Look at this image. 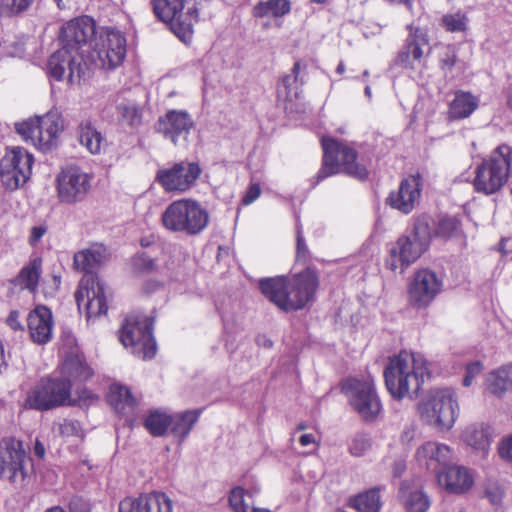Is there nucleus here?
<instances>
[{"instance_id":"nucleus-41","label":"nucleus","mask_w":512,"mask_h":512,"mask_svg":"<svg viewBox=\"0 0 512 512\" xmlns=\"http://www.w3.org/2000/svg\"><path fill=\"white\" fill-rule=\"evenodd\" d=\"M63 369L70 378L80 382L87 381L94 374L93 369L78 355L66 358Z\"/></svg>"},{"instance_id":"nucleus-64","label":"nucleus","mask_w":512,"mask_h":512,"mask_svg":"<svg viewBox=\"0 0 512 512\" xmlns=\"http://www.w3.org/2000/svg\"><path fill=\"white\" fill-rule=\"evenodd\" d=\"M33 453L40 459H43L45 456V447L39 440H36L34 444Z\"/></svg>"},{"instance_id":"nucleus-59","label":"nucleus","mask_w":512,"mask_h":512,"mask_svg":"<svg viewBox=\"0 0 512 512\" xmlns=\"http://www.w3.org/2000/svg\"><path fill=\"white\" fill-rule=\"evenodd\" d=\"M499 455L501 458L512 462V436L501 442Z\"/></svg>"},{"instance_id":"nucleus-26","label":"nucleus","mask_w":512,"mask_h":512,"mask_svg":"<svg viewBox=\"0 0 512 512\" xmlns=\"http://www.w3.org/2000/svg\"><path fill=\"white\" fill-rule=\"evenodd\" d=\"M440 486L448 492L461 494L466 492L473 484V478L468 470L452 462L436 477Z\"/></svg>"},{"instance_id":"nucleus-8","label":"nucleus","mask_w":512,"mask_h":512,"mask_svg":"<svg viewBox=\"0 0 512 512\" xmlns=\"http://www.w3.org/2000/svg\"><path fill=\"white\" fill-rule=\"evenodd\" d=\"M458 411L457 399L450 389L437 390L418 404L421 419L441 431L453 427Z\"/></svg>"},{"instance_id":"nucleus-45","label":"nucleus","mask_w":512,"mask_h":512,"mask_svg":"<svg viewBox=\"0 0 512 512\" xmlns=\"http://www.w3.org/2000/svg\"><path fill=\"white\" fill-rule=\"evenodd\" d=\"M457 59L456 48L453 45H443L438 52L439 67L443 71L445 77H448L455 66Z\"/></svg>"},{"instance_id":"nucleus-19","label":"nucleus","mask_w":512,"mask_h":512,"mask_svg":"<svg viewBox=\"0 0 512 512\" xmlns=\"http://www.w3.org/2000/svg\"><path fill=\"white\" fill-rule=\"evenodd\" d=\"M86 298V313L88 320L107 313L106 286L102 281H94L91 276L82 277L75 299L80 307Z\"/></svg>"},{"instance_id":"nucleus-37","label":"nucleus","mask_w":512,"mask_h":512,"mask_svg":"<svg viewBox=\"0 0 512 512\" xmlns=\"http://www.w3.org/2000/svg\"><path fill=\"white\" fill-rule=\"evenodd\" d=\"M288 13V0H267L259 2L253 8V16L257 18L271 17L276 26L282 25L283 17Z\"/></svg>"},{"instance_id":"nucleus-56","label":"nucleus","mask_w":512,"mask_h":512,"mask_svg":"<svg viewBox=\"0 0 512 512\" xmlns=\"http://www.w3.org/2000/svg\"><path fill=\"white\" fill-rule=\"evenodd\" d=\"M292 74L295 83H300L301 85L304 84L306 82L307 76L306 63L301 60L296 61L292 68Z\"/></svg>"},{"instance_id":"nucleus-31","label":"nucleus","mask_w":512,"mask_h":512,"mask_svg":"<svg viewBox=\"0 0 512 512\" xmlns=\"http://www.w3.org/2000/svg\"><path fill=\"white\" fill-rule=\"evenodd\" d=\"M41 127L40 150H50L58 137L63 131V118L57 111H50L44 116H39Z\"/></svg>"},{"instance_id":"nucleus-38","label":"nucleus","mask_w":512,"mask_h":512,"mask_svg":"<svg viewBox=\"0 0 512 512\" xmlns=\"http://www.w3.org/2000/svg\"><path fill=\"white\" fill-rule=\"evenodd\" d=\"M431 239H449L461 233V221L456 216H443L437 222L430 216Z\"/></svg>"},{"instance_id":"nucleus-58","label":"nucleus","mask_w":512,"mask_h":512,"mask_svg":"<svg viewBox=\"0 0 512 512\" xmlns=\"http://www.w3.org/2000/svg\"><path fill=\"white\" fill-rule=\"evenodd\" d=\"M260 194H261L260 185L258 183H251L242 198V204L250 205L256 199L259 198Z\"/></svg>"},{"instance_id":"nucleus-60","label":"nucleus","mask_w":512,"mask_h":512,"mask_svg":"<svg viewBox=\"0 0 512 512\" xmlns=\"http://www.w3.org/2000/svg\"><path fill=\"white\" fill-rule=\"evenodd\" d=\"M6 322L7 325L13 330H23V326L19 321V312L17 310L10 312Z\"/></svg>"},{"instance_id":"nucleus-17","label":"nucleus","mask_w":512,"mask_h":512,"mask_svg":"<svg viewBox=\"0 0 512 512\" xmlns=\"http://www.w3.org/2000/svg\"><path fill=\"white\" fill-rule=\"evenodd\" d=\"M443 281L430 269L417 271L408 286V301L418 309L429 306L440 293Z\"/></svg>"},{"instance_id":"nucleus-1","label":"nucleus","mask_w":512,"mask_h":512,"mask_svg":"<svg viewBox=\"0 0 512 512\" xmlns=\"http://www.w3.org/2000/svg\"><path fill=\"white\" fill-rule=\"evenodd\" d=\"M96 23L88 15L66 22L61 29V47L48 59L47 75L56 81L67 79L73 85L89 74V64L84 58V47L95 35Z\"/></svg>"},{"instance_id":"nucleus-18","label":"nucleus","mask_w":512,"mask_h":512,"mask_svg":"<svg viewBox=\"0 0 512 512\" xmlns=\"http://www.w3.org/2000/svg\"><path fill=\"white\" fill-rule=\"evenodd\" d=\"M194 127L195 122L191 114L182 109L168 110L155 123V131L174 145H177L181 138L187 140Z\"/></svg>"},{"instance_id":"nucleus-36","label":"nucleus","mask_w":512,"mask_h":512,"mask_svg":"<svg viewBox=\"0 0 512 512\" xmlns=\"http://www.w3.org/2000/svg\"><path fill=\"white\" fill-rule=\"evenodd\" d=\"M487 390L498 397L512 389V363L489 373L486 378Z\"/></svg>"},{"instance_id":"nucleus-20","label":"nucleus","mask_w":512,"mask_h":512,"mask_svg":"<svg viewBox=\"0 0 512 512\" xmlns=\"http://www.w3.org/2000/svg\"><path fill=\"white\" fill-rule=\"evenodd\" d=\"M422 186L420 174L409 175L401 180L397 191L389 194L386 204L403 214H409L419 203Z\"/></svg>"},{"instance_id":"nucleus-39","label":"nucleus","mask_w":512,"mask_h":512,"mask_svg":"<svg viewBox=\"0 0 512 512\" xmlns=\"http://www.w3.org/2000/svg\"><path fill=\"white\" fill-rule=\"evenodd\" d=\"M350 506L358 512H380V489L373 487L350 499Z\"/></svg>"},{"instance_id":"nucleus-32","label":"nucleus","mask_w":512,"mask_h":512,"mask_svg":"<svg viewBox=\"0 0 512 512\" xmlns=\"http://www.w3.org/2000/svg\"><path fill=\"white\" fill-rule=\"evenodd\" d=\"M78 140L92 155H99L107 146V141L90 119L82 120L77 127Z\"/></svg>"},{"instance_id":"nucleus-4","label":"nucleus","mask_w":512,"mask_h":512,"mask_svg":"<svg viewBox=\"0 0 512 512\" xmlns=\"http://www.w3.org/2000/svg\"><path fill=\"white\" fill-rule=\"evenodd\" d=\"M209 219L207 209L193 199L175 200L161 215V223L166 230L190 237L201 234Z\"/></svg>"},{"instance_id":"nucleus-24","label":"nucleus","mask_w":512,"mask_h":512,"mask_svg":"<svg viewBox=\"0 0 512 512\" xmlns=\"http://www.w3.org/2000/svg\"><path fill=\"white\" fill-rule=\"evenodd\" d=\"M118 512H172V500L164 492L126 497L119 503Z\"/></svg>"},{"instance_id":"nucleus-6","label":"nucleus","mask_w":512,"mask_h":512,"mask_svg":"<svg viewBox=\"0 0 512 512\" xmlns=\"http://www.w3.org/2000/svg\"><path fill=\"white\" fill-rule=\"evenodd\" d=\"M321 146L323 159L322 166L317 173V182L337 174L340 170V164L344 166L346 174L359 180L368 178L367 168L356 162L357 154L354 149L326 136L321 138Z\"/></svg>"},{"instance_id":"nucleus-2","label":"nucleus","mask_w":512,"mask_h":512,"mask_svg":"<svg viewBox=\"0 0 512 512\" xmlns=\"http://www.w3.org/2000/svg\"><path fill=\"white\" fill-rule=\"evenodd\" d=\"M428 377V368L420 354L401 351L390 358L384 369L385 385L394 399L401 400L411 391L417 394Z\"/></svg>"},{"instance_id":"nucleus-43","label":"nucleus","mask_w":512,"mask_h":512,"mask_svg":"<svg viewBox=\"0 0 512 512\" xmlns=\"http://www.w3.org/2000/svg\"><path fill=\"white\" fill-rule=\"evenodd\" d=\"M16 132L25 140L26 142H31L35 147L40 149V136H41V127L39 122V116L34 118H29L23 122L15 124Z\"/></svg>"},{"instance_id":"nucleus-35","label":"nucleus","mask_w":512,"mask_h":512,"mask_svg":"<svg viewBox=\"0 0 512 512\" xmlns=\"http://www.w3.org/2000/svg\"><path fill=\"white\" fill-rule=\"evenodd\" d=\"M203 410V408L187 410L171 416L170 429L172 434L183 441L198 422Z\"/></svg>"},{"instance_id":"nucleus-40","label":"nucleus","mask_w":512,"mask_h":512,"mask_svg":"<svg viewBox=\"0 0 512 512\" xmlns=\"http://www.w3.org/2000/svg\"><path fill=\"white\" fill-rule=\"evenodd\" d=\"M399 496L407 512H427L430 507L429 498L424 492L420 490L408 492L405 483H401Z\"/></svg>"},{"instance_id":"nucleus-54","label":"nucleus","mask_w":512,"mask_h":512,"mask_svg":"<svg viewBox=\"0 0 512 512\" xmlns=\"http://www.w3.org/2000/svg\"><path fill=\"white\" fill-rule=\"evenodd\" d=\"M47 231H48V225L45 222H42L38 225L33 226L30 229V234L28 236V244L31 247L37 246L38 243L43 238V236L47 233Z\"/></svg>"},{"instance_id":"nucleus-53","label":"nucleus","mask_w":512,"mask_h":512,"mask_svg":"<svg viewBox=\"0 0 512 512\" xmlns=\"http://www.w3.org/2000/svg\"><path fill=\"white\" fill-rule=\"evenodd\" d=\"M62 278L60 274L53 273L51 280L43 282V294L45 297H54L60 289Z\"/></svg>"},{"instance_id":"nucleus-7","label":"nucleus","mask_w":512,"mask_h":512,"mask_svg":"<svg viewBox=\"0 0 512 512\" xmlns=\"http://www.w3.org/2000/svg\"><path fill=\"white\" fill-rule=\"evenodd\" d=\"M153 318L143 315H127L120 332V341L130 347L134 355L144 360L156 355L157 344L153 335Z\"/></svg>"},{"instance_id":"nucleus-14","label":"nucleus","mask_w":512,"mask_h":512,"mask_svg":"<svg viewBox=\"0 0 512 512\" xmlns=\"http://www.w3.org/2000/svg\"><path fill=\"white\" fill-rule=\"evenodd\" d=\"M27 454L21 441L13 437L0 440V478L10 483H21L27 472L25 468Z\"/></svg>"},{"instance_id":"nucleus-46","label":"nucleus","mask_w":512,"mask_h":512,"mask_svg":"<svg viewBox=\"0 0 512 512\" xmlns=\"http://www.w3.org/2000/svg\"><path fill=\"white\" fill-rule=\"evenodd\" d=\"M259 488H255L253 492H249V496L259 492ZM248 494L244 488L237 486L233 488L229 494V504L234 512H247L249 505L245 502V496Z\"/></svg>"},{"instance_id":"nucleus-12","label":"nucleus","mask_w":512,"mask_h":512,"mask_svg":"<svg viewBox=\"0 0 512 512\" xmlns=\"http://www.w3.org/2000/svg\"><path fill=\"white\" fill-rule=\"evenodd\" d=\"M34 157L26 149L8 147L0 161V179L3 186L14 191L30 178Z\"/></svg>"},{"instance_id":"nucleus-42","label":"nucleus","mask_w":512,"mask_h":512,"mask_svg":"<svg viewBox=\"0 0 512 512\" xmlns=\"http://www.w3.org/2000/svg\"><path fill=\"white\" fill-rule=\"evenodd\" d=\"M465 442L475 450L486 454L490 447V433L488 427L472 425L464 431Z\"/></svg>"},{"instance_id":"nucleus-33","label":"nucleus","mask_w":512,"mask_h":512,"mask_svg":"<svg viewBox=\"0 0 512 512\" xmlns=\"http://www.w3.org/2000/svg\"><path fill=\"white\" fill-rule=\"evenodd\" d=\"M107 401L121 415L132 413L136 406V400L132 396L131 391L126 386L120 384L110 386Z\"/></svg>"},{"instance_id":"nucleus-61","label":"nucleus","mask_w":512,"mask_h":512,"mask_svg":"<svg viewBox=\"0 0 512 512\" xmlns=\"http://www.w3.org/2000/svg\"><path fill=\"white\" fill-rule=\"evenodd\" d=\"M483 365L480 361H473L471 363H468L465 368V372L468 373L470 376L475 378L477 375H479L482 372Z\"/></svg>"},{"instance_id":"nucleus-16","label":"nucleus","mask_w":512,"mask_h":512,"mask_svg":"<svg viewBox=\"0 0 512 512\" xmlns=\"http://www.w3.org/2000/svg\"><path fill=\"white\" fill-rule=\"evenodd\" d=\"M201 171L197 162L180 161L158 170L156 180L167 192H185L195 185Z\"/></svg>"},{"instance_id":"nucleus-11","label":"nucleus","mask_w":512,"mask_h":512,"mask_svg":"<svg viewBox=\"0 0 512 512\" xmlns=\"http://www.w3.org/2000/svg\"><path fill=\"white\" fill-rule=\"evenodd\" d=\"M341 390L364 421L372 422L377 418L382 405L372 381L348 378L342 383Z\"/></svg>"},{"instance_id":"nucleus-50","label":"nucleus","mask_w":512,"mask_h":512,"mask_svg":"<svg viewBox=\"0 0 512 512\" xmlns=\"http://www.w3.org/2000/svg\"><path fill=\"white\" fill-rule=\"evenodd\" d=\"M371 447V439L365 433H357L351 440L349 452L351 455L363 456Z\"/></svg>"},{"instance_id":"nucleus-15","label":"nucleus","mask_w":512,"mask_h":512,"mask_svg":"<svg viewBox=\"0 0 512 512\" xmlns=\"http://www.w3.org/2000/svg\"><path fill=\"white\" fill-rule=\"evenodd\" d=\"M91 175L77 165H67L57 176V192L62 203L82 201L91 187Z\"/></svg>"},{"instance_id":"nucleus-51","label":"nucleus","mask_w":512,"mask_h":512,"mask_svg":"<svg viewBox=\"0 0 512 512\" xmlns=\"http://www.w3.org/2000/svg\"><path fill=\"white\" fill-rule=\"evenodd\" d=\"M58 432L63 437H83V429L79 421L64 419L58 425Z\"/></svg>"},{"instance_id":"nucleus-23","label":"nucleus","mask_w":512,"mask_h":512,"mask_svg":"<svg viewBox=\"0 0 512 512\" xmlns=\"http://www.w3.org/2000/svg\"><path fill=\"white\" fill-rule=\"evenodd\" d=\"M415 458L421 467H425L438 476L453 459L451 448L443 443L428 441L418 447Z\"/></svg>"},{"instance_id":"nucleus-30","label":"nucleus","mask_w":512,"mask_h":512,"mask_svg":"<svg viewBox=\"0 0 512 512\" xmlns=\"http://www.w3.org/2000/svg\"><path fill=\"white\" fill-rule=\"evenodd\" d=\"M479 106V98L470 92L457 90L448 105L447 118L457 121L468 118Z\"/></svg>"},{"instance_id":"nucleus-22","label":"nucleus","mask_w":512,"mask_h":512,"mask_svg":"<svg viewBox=\"0 0 512 512\" xmlns=\"http://www.w3.org/2000/svg\"><path fill=\"white\" fill-rule=\"evenodd\" d=\"M319 286V278L315 269L307 267L295 274L293 285L290 286V310H300L311 304Z\"/></svg>"},{"instance_id":"nucleus-29","label":"nucleus","mask_w":512,"mask_h":512,"mask_svg":"<svg viewBox=\"0 0 512 512\" xmlns=\"http://www.w3.org/2000/svg\"><path fill=\"white\" fill-rule=\"evenodd\" d=\"M105 258L106 249L102 245H95L75 253L74 268L84 272L83 277L91 276L94 281H101L96 274V270L102 265Z\"/></svg>"},{"instance_id":"nucleus-5","label":"nucleus","mask_w":512,"mask_h":512,"mask_svg":"<svg viewBox=\"0 0 512 512\" xmlns=\"http://www.w3.org/2000/svg\"><path fill=\"white\" fill-rule=\"evenodd\" d=\"M511 166L512 147L508 144L497 146L475 169V191L484 195L499 192L509 179Z\"/></svg>"},{"instance_id":"nucleus-27","label":"nucleus","mask_w":512,"mask_h":512,"mask_svg":"<svg viewBox=\"0 0 512 512\" xmlns=\"http://www.w3.org/2000/svg\"><path fill=\"white\" fill-rule=\"evenodd\" d=\"M43 272V260L40 256L31 257L11 279V284L20 290H26L32 295H36L39 288V281Z\"/></svg>"},{"instance_id":"nucleus-28","label":"nucleus","mask_w":512,"mask_h":512,"mask_svg":"<svg viewBox=\"0 0 512 512\" xmlns=\"http://www.w3.org/2000/svg\"><path fill=\"white\" fill-rule=\"evenodd\" d=\"M261 293L279 309L288 312V277L285 275L259 280Z\"/></svg>"},{"instance_id":"nucleus-57","label":"nucleus","mask_w":512,"mask_h":512,"mask_svg":"<svg viewBox=\"0 0 512 512\" xmlns=\"http://www.w3.org/2000/svg\"><path fill=\"white\" fill-rule=\"evenodd\" d=\"M69 512H91V503L80 497H74L69 503Z\"/></svg>"},{"instance_id":"nucleus-34","label":"nucleus","mask_w":512,"mask_h":512,"mask_svg":"<svg viewBox=\"0 0 512 512\" xmlns=\"http://www.w3.org/2000/svg\"><path fill=\"white\" fill-rule=\"evenodd\" d=\"M118 120L130 128H138L143 124L144 106L135 100L125 99L116 105Z\"/></svg>"},{"instance_id":"nucleus-55","label":"nucleus","mask_w":512,"mask_h":512,"mask_svg":"<svg viewBox=\"0 0 512 512\" xmlns=\"http://www.w3.org/2000/svg\"><path fill=\"white\" fill-rule=\"evenodd\" d=\"M278 101L283 106L284 111L288 109V76L285 75L281 78L277 86Z\"/></svg>"},{"instance_id":"nucleus-48","label":"nucleus","mask_w":512,"mask_h":512,"mask_svg":"<svg viewBox=\"0 0 512 512\" xmlns=\"http://www.w3.org/2000/svg\"><path fill=\"white\" fill-rule=\"evenodd\" d=\"M35 0H0V14L17 15L26 11Z\"/></svg>"},{"instance_id":"nucleus-13","label":"nucleus","mask_w":512,"mask_h":512,"mask_svg":"<svg viewBox=\"0 0 512 512\" xmlns=\"http://www.w3.org/2000/svg\"><path fill=\"white\" fill-rule=\"evenodd\" d=\"M126 48V38L121 31L110 27L103 28L93 46L95 64L104 70L116 69L124 62Z\"/></svg>"},{"instance_id":"nucleus-47","label":"nucleus","mask_w":512,"mask_h":512,"mask_svg":"<svg viewBox=\"0 0 512 512\" xmlns=\"http://www.w3.org/2000/svg\"><path fill=\"white\" fill-rule=\"evenodd\" d=\"M296 255L295 262L299 264H306L310 258V250L303 235L302 225L297 218L296 221Z\"/></svg>"},{"instance_id":"nucleus-25","label":"nucleus","mask_w":512,"mask_h":512,"mask_svg":"<svg viewBox=\"0 0 512 512\" xmlns=\"http://www.w3.org/2000/svg\"><path fill=\"white\" fill-rule=\"evenodd\" d=\"M27 327L34 343L43 345L52 339L53 316L44 305H37L27 316Z\"/></svg>"},{"instance_id":"nucleus-62","label":"nucleus","mask_w":512,"mask_h":512,"mask_svg":"<svg viewBox=\"0 0 512 512\" xmlns=\"http://www.w3.org/2000/svg\"><path fill=\"white\" fill-rule=\"evenodd\" d=\"M79 399L87 403L96 400L97 396L91 390L84 388L79 392Z\"/></svg>"},{"instance_id":"nucleus-21","label":"nucleus","mask_w":512,"mask_h":512,"mask_svg":"<svg viewBox=\"0 0 512 512\" xmlns=\"http://www.w3.org/2000/svg\"><path fill=\"white\" fill-rule=\"evenodd\" d=\"M407 27L410 30V33L405 40L403 48L398 52L394 62L397 66L413 69L416 63H421L425 51H430L429 37L424 29H414L412 25H408Z\"/></svg>"},{"instance_id":"nucleus-52","label":"nucleus","mask_w":512,"mask_h":512,"mask_svg":"<svg viewBox=\"0 0 512 512\" xmlns=\"http://www.w3.org/2000/svg\"><path fill=\"white\" fill-rule=\"evenodd\" d=\"M134 267L141 272H151L155 269V261L146 253L137 254L133 260Z\"/></svg>"},{"instance_id":"nucleus-49","label":"nucleus","mask_w":512,"mask_h":512,"mask_svg":"<svg viewBox=\"0 0 512 512\" xmlns=\"http://www.w3.org/2000/svg\"><path fill=\"white\" fill-rule=\"evenodd\" d=\"M468 19L464 14L454 13L444 15L442 18L443 27L449 32H463L467 29Z\"/></svg>"},{"instance_id":"nucleus-44","label":"nucleus","mask_w":512,"mask_h":512,"mask_svg":"<svg viewBox=\"0 0 512 512\" xmlns=\"http://www.w3.org/2000/svg\"><path fill=\"white\" fill-rule=\"evenodd\" d=\"M171 416L158 410L151 411L144 421L145 428L154 437L163 436L170 427Z\"/></svg>"},{"instance_id":"nucleus-63","label":"nucleus","mask_w":512,"mask_h":512,"mask_svg":"<svg viewBox=\"0 0 512 512\" xmlns=\"http://www.w3.org/2000/svg\"><path fill=\"white\" fill-rule=\"evenodd\" d=\"M298 440L302 446H308L316 442L315 436L311 433L300 435Z\"/></svg>"},{"instance_id":"nucleus-10","label":"nucleus","mask_w":512,"mask_h":512,"mask_svg":"<svg viewBox=\"0 0 512 512\" xmlns=\"http://www.w3.org/2000/svg\"><path fill=\"white\" fill-rule=\"evenodd\" d=\"M72 384L65 378H42L28 394L26 403L29 408L47 411L69 404Z\"/></svg>"},{"instance_id":"nucleus-9","label":"nucleus","mask_w":512,"mask_h":512,"mask_svg":"<svg viewBox=\"0 0 512 512\" xmlns=\"http://www.w3.org/2000/svg\"><path fill=\"white\" fill-rule=\"evenodd\" d=\"M184 4L185 0H154L153 10L180 40L187 42L192 37L194 23L198 21V10L193 5L184 12Z\"/></svg>"},{"instance_id":"nucleus-3","label":"nucleus","mask_w":512,"mask_h":512,"mask_svg":"<svg viewBox=\"0 0 512 512\" xmlns=\"http://www.w3.org/2000/svg\"><path fill=\"white\" fill-rule=\"evenodd\" d=\"M430 215L421 214L414 219L409 234L402 235L389 248L386 266L400 273L414 263L429 247L431 242Z\"/></svg>"}]
</instances>
